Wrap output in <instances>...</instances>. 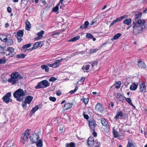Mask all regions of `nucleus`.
I'll use <instances>...</instances> for the list:
<instances>
[{
  "instance_id": "obj_1",
  "label": "nucleus",
  "mask_w": 147,
  "mask_h": 147,
  "mask_svg": "<svg viewBox=\"0 0 147 147\" xmlns=\"http://www.w3.org/2000/svg\"><path fill=\"white\" fill-rule=\"evenodd\" d=\"M145 21L143 20H139L137 22H133V34L135 35L138 34L143 29L147 28V24H145Z\"/></svg>"
},
{
  "instance_id": "obj_2",
  "label": "nucleus",
  "mask_w": 147,
  "mask_h": 147,
  "mask_svg": "<svg viewBox=\"0 0 147 147\" xmlns=\"http://www.w3.org/2000/svg\"><path fill=\"white\" fill-rule=\"evenodd\" d=\"M24 90L21 89H19L13 93V96L16 98L18 101H21L23 100V97H21L26 95Z\"/></svg>"
},
{
  "instance_id": "obj_3",
  "label": "nucleus",
  "mask_w": 147,
  "mask_h": 147,
  "mask_svg": "<svg viewBox=\"0 0 147 147\" xmlns=\"http://www.w3.org/2000/svg\"><path fill=\"white\" fill-rule=\"evenodd\" d=\"M50 85V83L47 80H44L38 83L37 85L35 88L36 89H39L46 88Z\"/></svg>"
},
{
  "instance_id": "obj_4",
  "label": "nucleus",
  "mask_w": 147,
  "mask_h": 147,
  "mask_svg": "<svg viewBox=\"0 0 147 147\" xmlns=\"http://www.w3.org/2000/svg\"><path fill=\"white\" fill-rule=\"evenodd\" d=\"M18 75L19 74H11L10 75V78L8 79V82L11 83L12 85L16 84L18 81Z\"/></svg>"
},
{
  "instance_id": "obj_5",
  "label": "nucleus",
  "mask_w": 147,
  "mask_h": 147,
  "mask_svg": "<svg viewBox=\"0 0 147 147\" xmlns=\"http://www.w3.org/2000/svg\"><path fill=\"white\" fill-rule=\"evenodd\" d=\"M4 54L5 55L8 56L9 57H12L16 54L14 49L12 47H8Z\"/></svg>"
},
{
  "instance_id": "obj_6",
  "label": "nucleus",
  "mask_w": 147,
  "mask_h": 147,
  "mask_svg": "<svg viewBox=\"0 0 147 147\" xmlns=\"http://www.w3.org/2000/svg\"><path fill=\"white\" fill-rule=\"evenodd\" d=\"M39 138L38 134H36L35 133L31 134L30 138V141L32 143L37 142Z\"/></svg>"
},
{
  "instance_id": "obj_7",
  "label": "nucleus",
  "mask_w": 147,
  "mask_h": 147,
  "mask_svg": "<svg viewBox=\"0 0 147 147\" xmlns=\"http://www.w3.org/2000/svg\"><path fill=\"white\" fill-rule=\"evenodd\" d=\"M11 96L10 92H9L6 94L2 98L3 101L6 103L8 104L9 102H12V100L10 97Z\"/></svg>"
},
{
  "instance_id": "obj_8",
  "label": "nucleus",
  "mask_w": 147,
  "mask_h": 147,
  "mask_svg": "<svg viewBox=\"0 0 147 147\" xmlns=\"http://www.w3.org/2000/svg\"><path fill=\"white\" fill-rule=\"evenodd\" d=\"M3 35L0 36V39L3 41L6 42V44L9 45H11L13 43V41L12 39H7V38H3Z\"/></svg>"
},
{
  "instance_id": "obj_9",
  "label": "nucleus",
  "mask_w": 147,
  "mask_h": 147,
  "mask_svg": "<svg viewBox=\"0 0 147 147\" xmlns=\"http://www.w3.org/2000/svg\"><path fill=\"white\" fill-rule=\"evenodd\" d=\"M30 130L29 129H27L24 133L22 134L21 135V138L22 140H27L28 138V136L29 135V131Z\"/></svg>"
},
{
  "instance_id": "obj_10",
  "label": "nucleus",
  "mask_w": 147,
  "mask_h": 147,
  "mask_svg": "<svg viewBox=\"0 0 147 147\" xmlns=\"http://www.w3.org/2000/svg\"><path fill=\"white\" fill-rule=\"evenodd\" d=\"M43 44L44 43L42 41L36 42L34 44L32 49V50L36 49L38 47H41Z\"/></svg>"
},
{
  "instance_id": "obj_11",
  "label": "nucleus",
  "mask_w": 147,
  "mask_h": 147,
  "mask_svg": "<svg viewBox=\"0 0 147 147\" xmlns=\"http://www.w3.org/2000/svg\"><path fill=\"white\" fill-rule=\"evenodd\" d=\"M95 109L96 111L101 112H102L104 110L102 105L99 103H97L96 105Z\"/></svg>"
},
{
  "instance_id": "obj_12",
  "label": "nucleus",
  "mask_w": 147,
  "mask_h": 147,
  "mask_svg": "<svg viewBox=\"0 0 147 147\" xmlns=\"http://www.w3.org/2000/svg\"><path fill=\"white\" fill-rule=\"evenodd\" d=\"M96 125L94 119H92L89 121V125L90 129H95V126Z\"/></svg>"
},
{
  "instance_id": "obj_13",
  "label": "nucleus",
  "mask_w": 147,
  "mask_h": 147,
  "mask_svg": "<svg viewBox=\"0 0 147 147\" xmlns=\"http://www.w3.org/2000/svg\"><path fill=\"white\" fill-rule=\"evenodd\" d=\"M88 145L91 147H92L94 144V138L92 137H89L87 142Z\"/></svg>"
},
{
  "instance_id": "obj_14",
  "label": "nucleus",
  "mask_w": 147,
  "mask_h": 147,
  "mask_svg": "<svg viewBox=\"0 0 147 147\" xmlns=\"http://www.w3.org/2000/svg\"><path fill=\"white\" fill-rule=\"evenodd\" d=\"M73 105L74 104L72 103H66L63 106V107L65 110H67L70 109Z\"/></svg>"
},
{
  "instance_id": "obj_15",
  "label": "nucleus",
  "mask_w": 147,
  "mask_h": 147,
  "mask_svg": "<svg viewBox=\"0 0 147 147\" xmlns=\"http://www.w3.org/2000/svg\"><path fill=\"white\" fill-rule=\"evenodd\" d=\"M122 111H119L117 112L116 115L114 117V119H115L116 120L119 118V117H121V118L122 119H123V117L124 116Z\"/></svg>"
},
{
  "instance_id": "obj_16",
  "label": "nucleus",
  "mask_w": 147,
  "mask_h": 147,
  "mask_svg": "<svg viewBox=\"0 0 147 147\" xmlns=\"http://www.w3.org/2000/svg\"><path fill=\"white\" fill-rule=\"evenodd\" d=\"M65 59H60L57 60H56L55 62L52 64L53 65V68H56L58 67L59 64V63L61 62L63 60Z\"/></svg>"
},
{
  "instance_id": "obj_17",
  "label": "nucleus",
  "mask_w": 147,
  "mask_h": 147,
  "mask_svg": "<svg viewBox=\"0 0 147 147\" xmlns=\"http://www.w3.org/2000/svg\"><path fill=\"white\" fill-rule=\"evenodd\" d=\"M140 92H146V86L144 83H142L140 84Z\"/></svg>"
},
{
  "instance_id": "obj_18",
  "label": "nucleus",
  "mask_w": 147,
  "mask_h": 147,
  "mask_svg": "<svg viewBox=\"0 0 147 147\" xmlns=\"http://www.w3.org/2000/svg\"><path fill=\"white\" fill-rule=\"evenodd\" d=\"M33 97L31 96H26V98L24 100L28 104H30L32 101Z\"/></svg>"
},
{
  "instance_id": "obj_19",
  "label": "nucleus",
  "mask_w": 147,
  "mask_h": 147,
  "mask_svg": "<svg viewBox=\"0 0 147 147\" xmlns=\"http://www.w3.org/2000/svg\"><path fill=\"white\" fill-rule=\"evenodd\" d=\"M138 84V83L136 84L135 83H133L131 85L129 88V89L131 90H135L137 88Z\"/></svg>"
},
{
  "instance_id": "obj_20",
  "label": "nucleus",
  "mask_w": 147,
  "mask_h": 147,
  "mask_svg": "<svg viewBox=\"0 0 147 147\" xmlns=\"http://www.w3.org/2000/svg\"><path fill=\"white\" fill-rule=\"evenodd\" d=\"M138 65L140 68L141 69L145 68L146 67V65L142 61H138Z\"/></svg>"
},
{
  "instance_id": "obj_21",
  "label": "nucleus",
  "mask_w": 147,
  "mask_h": 147,
  "mask_svg": "<svg viewBox=\"0 0 147 147\" xmlns=\"http://www.w3.org/2000/svg\"><path fill=\"white\" fill-rule=\"evenodd\" d=\"M142 15V13L141 12H139L136 15V17L135 19L133 22H137L138 20H142L141 19H139V18L141 17Z\"/></svg>"
},
{
  "instance_id": "obj_22",
  "label": "nucleus",
  "mask_w": 147,
  "mask_h": 147,
  "mask_svg": "<svg viewBox=\"0 0 147 147\" xmlns=\"http://www.w3.org/2000/svg\"><path fill=\"white\" fill-rule=\"evenodd\" d=\"M41 68L43 70H45V71L48 72L49 71V68L48 66L45 65H42L41 66Z\"/></svg>"
},
{
  "instance_id": "obj_23",
  "label": "nucleus",
  "mask_w": 147,
  "mask_h": 147,
  "mask_svg": "<svg viewBox=\"0 0 147 147\" xmlns=\"http://www.w3.org/2000/svg\"><path fill=\"white\" fill-rule=\"evenodd\" d=\"M26 29L28 31L30 30L31 27L30 22L27 21L26 22Z\"/></svg>"
},
{
  "instance_id": "obj_24",
  "label": "nucleus",
  "mask_w": 147,
  "mask_h": 147,
  "mask_svg": "<svg viewBox=\"0 0 147 147\" xmlns=\"http://www.w3.org/2000/svg\"><path fill=\"white\" fill-rule=\"evenodd\" d=\"M131 19H126L124 20L123 22V23L124 24H126L127 25H129L131 23Z\"/></svg>"
},
{
  "instance_id": "obj_25",
  "label": "nucleus",
  "mask_w": 147,
  "mask_h": 147,
  "mask_svg": "<svg viewBox=\"0 0 147 147\" xmlns=\"http://www.w3.org/2000/svg\"><path fill=\"white\" fill-rule=\"evenodd\" d=\"M89 24L88 22L87 21H86L84 24H82L80 27V28H81L86 29L87 28Z\"/></svg>"
},
{
  "instance_id": "obj_26",
  "label": "nucleus",
  "mask_w": 147,
  "mask_h": 147,
  "mask_svg": "<svg viewBox=\"0 0 147 147\" xmlns=\"http://www.w3.org/2000/svg\"><path fill=\"white\" fill-rule=\"evenodd\" d=\"M38 142L36 143V145L37 147H42L43 146L42 141L41 140H39V139L38 140Z\"/></svg>"
},
{
  "instance_id": "obj_27",
  "label": "nucleus",
  "mask_w": 147,
  "mask_h": 147,
  "mask_svg": "<svg viewBox=\"0 0 147 147\" xmlns=\"http://www.w3.org/2000/svg\"><path fill=\"white\" fill-rule=\"evenodd\" d=\"M124 98H125L126 100L128 102L129 105L132 106V107H134V105L131 102V98H126L124 96Z\"/></svg>"
},
{
  "instance_id": "obj_28",
  "label": "nucleus",
  "mask_w": 147,
  "mask_h": 147,
  "mask_svg": "<svg viewBox=\"0 0 147 147\" xmlns=\"http://www.w3.org/2000/svg\"><path fill=\"white\" fill-rule=\"evenodd\" d=\"M24 30H19L17 33V36L22 37L24 35Z\"/></svg>"
},
{
  "instance_id": "obj_29",
  "label": "nucleus",
  "mask_w": 147,
  "mask_h": 147,
  "mask_svg": "<svg viewBox=\"0 0 147 147\" xmlns=\"http://www.w3.org/2000/svg\"><path fill=\"white\" fill-rule=\"evenodd\" d=\"M66 147H75V143L73 142H71L69 143H67L65 144Z\"/></svg>"
},
{
  "instance_id": "obj_30",
  "label": "nucleus",
  "mask_w": 147,
  "mask_h": 147,
  "mask_svg": "<svg viewBox=\"0 0 147 147\" xmlns=\"http://www.w3.org/2000/svg\"><path fill=\"white\" fill-rule=\"evenodd\" d=\"M80 38V36H78L74 37V38L71 39L70 40L68 41V42H74L79 39Z\"/></svg>"
},
{
  "instance_id": "obj_31",
  "label": "nucleus",
  "mask_w": 147,
  "mask_h": 147,
  "mask_svg": "<svg viewBox=\"0 0 147 147\" xmlns=\"http://www.w3.org/2000/svg\"><path fill=\"white\" fill-rule=\"evenodd\" d=\"M39 109L38 107V105L36 106L35 107L33 108L31 110L30 112L32 114L34 113L36 111H37Z\"/></svg>"
},
{
  "instance_id": "obj_32",
  "label": "nucleus",
  "mask_w": 147,
  "mask_h": 147,
  "mask_svg": "<svg viewBox=\"0 0 147 147\" xmlns=\"http://www.w3.org/2000/svg\"><path fill=\"white\" fill-rule=\"evenodd\" d=\"M121 34L119 33H118L115 34L113 38L112 39V40H115L121 36Z\"/></svg>"
},
{
  "instance_id": "obj_33",
  "label": "nucleus",
  "mask_w": 147,
  "mask_h": 147,
  "mask_svg": "<svg viewBox=\"0 0 147 147\" xmlns=\"http://www.w3.org/2000/svg\"><path fill=\"white\" fill-rule=\"evenodd\" d=\"M124 96H123L121 95V94L118 93L117 94L116 98L118 100H119L121 101L122 100V98L123 97L124 98Z\"/></svg>"
},
{
  "instance_id": "obj_34",
  "label": "nucleus",
  "mask_w": 147,
  "mask_h": 147,
  "mask_svg": "<svg viewBox=\"0 0 147 147\" xmlns=\"http://www.w3.org/2000/svg\"><path fill=\"white\" fill-rule=\"evenodd\" d=\"M25 55L23 53L17 55H16V57L17 58H24L25 57Z\"/></svg>"
},
{
  "instance_id": "obj_35",
  "label": "nucleus",
  "mask_w": 147,
  "mask_h": 147,
  "mask_svg": "<svg viewBox=\"0 0 147 147\" xmlns=\"http://www.w3.org/2000/svg\"><path fill=\"white\" fill-rule=\"evenodd\" d=\"M127 18V16H122L121 17H120L119 18H117L115 20V21H116V22L120 21L121 20H122V19H123L125 18Z\"/></svg>"
},
{
  "instance_id": "obj_36",
  "label": "nucleus",
  "mask_w": 147,
  "mask_h": 147,
  "mask_svg": "<svg viewBox=\"0 0 147 147\" xmlns=\"http://www.w3.org/2000/svg\"><path fill=\"white\" fill-rule=\"evenodd\" d=\"M48 41L50 42H54V38L52 35H50L48 37Z\"/></svg>"
},
{
  "instance_id": "obj_37",
  "label": "nucleus",
  "mask_w": 147,
  "mask_h": 147,
  "mask_svg": "<svg viewBox=\"0 0 147 147\" xmlns=\"http://www.w3.org/2000/svg\"><path fill=\"white\" fill-rule=\"evenodd\" d=\"M101 123L103 125L106 126L107 124V122L105 119H101Z\"/></svg>"
},
{
  "instance_id": "obj_38",
  "label": "nucleus",
  "mask_w": 147,
  "mask_h": 147,
  "mask_svg": "<svg viewBox=\"0 0 147 147\" xmlns=\"http://www.w3.org/2000/svg\"><path fill=\"white\" fill-rule=\"evenodd\" d=\"M59 32H55L53 33L52 35L54 38H57V37L59 34Z\"/></svg>"
},
{
  "instance_id": "obj_39",
  "label": "nucleus",
  "mask_w": 147,
  "mask_h": 147,
  "mask_svg": "<svg viewBox=\"0 0 147 147\" xmlns=\"http://www.w3.org/2000/svg\"><path fill=\"white\" fill-rule=\"evenodd\" d=\"M90 65H86L85 66H83L82 67V69L84 70V69H85L86 70H88L89 69Z\"/></svg>"
},
{
  "instance_id": "obj_40",
  "label": "nucleus",
  "mask_w": 147,
  "mask_h": 147,
  "mask_svg": "<svg viewBox=\"0 0 147 147\" xmlns=\"http://www.w3.org/2000/svg\"><path fill=\"white\" fill-rule=\"evenodd\" d=\"M44 32L43 30L41 31L40 32L37 33V35L38 36H39L40 38H41L42 35L44 34Z\"/></svg>"
},
{
  "instance_id": "obj_41",
  "label": "nucleus",
  "mask_w": 147,
  "mask_h": 147,
  "mask_svg": "<svg viewBox=\"0 0 147 147\" xmlns=\"http://www.w3.org/2000/svg\"><path fill=\"white\" fill-rule=\"evenodd\" d=\"M113 133L114 137L117 138L118 137V135L117 131H116L114 130L113 129Z\"/></svg>"
},
{
  "instance_id": "obj_42",
  "label": "nucleus",
  "mask_w": 147,
  "mask_h": 147,
  "mask_svg": "<svg viewBox=\"0 0 147 147\" xmlns=\"http://www.w3.org/2000/svg\"><path fill=\"white\" fill-rule=\"evenodd\" d=\"M27 104L25 101H23L22 102V106L24 109H26L27 106Z\"/></svg>"
},
{
  "instance_id": "obj_43",
  "label": "nucleus",
  "mask_w": 147,
  "mask_h": 147,
  "mask_svg": "<svg viewBox=\"0 0 147 147\" xmlns=\"http://www.w3.org/2000/svg\"><path fill=\"white\" fill-rule=\"evenodd\" d=\"M88 100L89 98H84L83 102L85 105H86L88 104Z\"/></svg>"
},
{
  "instance_id": "obj_44",
  "label": "nucleus",
  "mask_w": 147,
  "mask_h": 147,
  "mask_svg": "<svg viewBox=\"0 0 147 147\" xmlns=\"http://www.w3.org/2000/svg\"><path fill=\"white\" fill-rule=\"evenodd\" d=\"M31 46V44H28L24 45L22 48L23 49H25L30 47Z\"/></svg>"
},
{
  "instance_id": "obj_45",
  "label": "nucleus",
  "mask_w": 147,
  "mask_h": 147,
  "mask_svg": "<svg viewBox=\"0 0 147 147\" xmlns=\"http://www.w3.org/2000/svg\"><path fill=\"white\" fill-rule=\"evenodd\" d=\"M121 85V82L120 81H119L117 82L116 84H115V87L116 88H119L120 86Z\"/></svg>"
},
{
  "instance_id": "obj_46",
  "label": "nucleus",
  "mask_w": 147,
  "mask_h": 147,
  "mask_svg": "<svg viewBox=\"0 0 147 147\" xmlns=\"http://www.w3.org/2000/svg\"><path fill=\"white\" fill-rule=\"evenodd\" d=\"M127 147H135L133 144L129 141L127 146Z\"/></svg>"
},
{
  "instance_id": "obj_47",
  "label": "nucleus",
  "mask_w": 147,
  "mask_h": 147,
  "mask_svg": "<svg viewBox=\"0 0 147 147\" xmlns=\"http://www.w3.org/2000/svg\"><path fill=\"white\" fill-rule=\"evenodd\" d=\"M91 130H93V136L96 137L97 136V133L95 132V129H91Z\"/></svg>"
},
{
  "instance_id": "obj_48",
  "label": "nucleus",
  "mask_w": 147,
  "mask_h": 147,
  "mask_svg": "<svg viewBox=\"0 0 147 147\" xmlns=\"http://www.w3.org/2000/svg\"><path fill=\"white\" fill-rule=\"evenodd\" d=\"M57 80V78L54 77H51L49 79V80L50 82H54Z\"/></svg>"
},
{
  "instance_id": "obj_49",
  "label": "nucleus",
  "mask_w": 147,
  "mask_h": 147,
  "mask_svg": "<svg viewBox=\"0 0 147 147\" xmlns=\"http://www.w3.org/2000/svg\"><path fill=\"white\" fill-rule=\"evenodd\" d=\"M85 77H83L82 78L80 79L79 81H78V82H77V84H80V82H84V80H85Z\"/></svg>"
},
{
  "instance_id": "obj_50",
  "label": "nucleus",
  "mask_w": 147,
  "mask_h": 147,
  "mask_svg": "<svg viewBox=\"0 0 147 147\" xmlns=\"http://www.w3.org/2000/svg\"><path fill=\"white\" fill-rule=\"evenodd\" d=\"M98 64V62L96 61H94L92 62V68L94 67L95 65H97Z\"/></svg>"
},
{
  "instance_id": "obj_51",
  "label": "nucleus",
  "mask_w": 147,
  "mask_h": 147,
  "mask_svg": "<svg viewBox=\"0 0 147 147\" xmlns=\"http://www.w3.org/2000/svg\"><path fill=\"white\" fill-rule=\"evenodd\" d=\"M58 9L59 7L57 5L56 6L53 8V12H57L58 11Z\"/></svg>"
},
{
  "instance_id": "obj_52",
  "label": "nucleus",
  "mask_w": 147,
  "mask_h": 147,
  "mask_svg": "<svg viewBox=\"0 0 147 147\" xmlns=\"http://www.w3.org/2000/svg\"><path fill=\"white\" fill-rule=\"evenodd\" d=\"M49 100L53 102H55L56 100V98L50 96L49 98Z\"/></svg>"
},
{
  "instance_id": "obj_53",
  "label": "nucleus",
  "mask_w": 147,
  "mask_h": 147,
  "mask_svg": "<svg viewBox=\"0 0 147 147\" xmlns=\"http://www.w3.org/2000/svg\"><path fill=\"white\" fill-rule=\"evenodd\" d=\"M86 36L88 38H93V36L90 34L88 33L86 35Z\"/></svg>"
},
{
  "instance_id": "obj_54",
  "label": "nucleus",
  "mask_w": 147,
  "mask_h": 147,
  "mask_svg": "<svg viewBox=\"0 0 147 147\" xmlns=\"http://www.w3.org/2000/svg\"><path fill=\"white\" fill-rule=\"evenodd\" d=\"M98 49H90V52L91 53H94L96 52L97 51H98Z\"/></svg>"
},
{
  "instance_id": "obj_55",
  "label": "nucleus",
  "mask_w": 147,
  "mask_h": 147,
  "mask_svg": "<svg viewBox=\"0 0 147 147\" xmlns=\"http://www.w3.org/2000/svg\"><path fill=\"white\" fill-rule=\"evenodd\" d=\"M18 42H20L22 40V37H20L19 36H17Z\"/></svg>"
},
{
  "instance_id": "obj_56",
  "label": "nucleus",
  "mask_w": 147,
  "mask_h": 147,
  "mask_svg": "<svg viewBox=\"0 0 147 147\" xmlns=\"http://www.w3.org/2000/svg\"><path fill=\"white\" fill-rule=\"evenodd\" d=\"M57 6L58 7H59L60 8H61L63 7L64 6V5L63 4V3L60 4L59 5V3L57 5Z\"/></svg>"
},
{
  "instance_id": "obj_57",
  "label": "nucleus",
  "mask_w": 147,
  "mask_h": 147,
  "mask_svg": "<svg viewBox=\"0 0 147 147\" xmlns=\"http://www.w3.org/2000/svg\"><path fill=\"white\" fill-rule=\"evenodd\" d=\"M84 113L83 114L84 118L86 119H88L89 118L88 115L87 114H84Z\"/></svg>"
},
{
  "instance_id": "obj_58",
  "label": "nucleus",
  "mask_w": 147,
  "mask_h": 147,
  "mask_svg": "<svg viewBox=\"0 0 147 147\" xmlns=\"http://www.w3.org/2000/svg\"><path fill=\"white\" fill-rule=\"evenodd\" d=\"M56 94L57 96H59L61 95V92L59 90L56 92Z\"/></svg>"
},
{
  "instance_id": "obj_59",
  "label": "nucleus",
  "mask_w": 147,
  "mask_h": 147,
  "mask_svg": "<svg viewBox=\"0 0 147 147\" xmlns=\"http://www.w3.org/2000/svg\"><path fill=\"white\" fill-rule=\"evenodd\" d=\"M4 51V48L0 46V53H2Z\"/></svg>"
},
{
  "instance_id": "obj_60",
  "label": "nucleus",
  "mask_w": 147,
  "mask_h": 147,
  "mask_svg": "<svg viewBox=\"0 0 147 147\" xmlns=\"http://www.w3.org/2000/svg\"><path fill=\"white\" fill-rule=\"evenodd\" d=\"M18 75V80H19L22 79H23V77L21 76L20 75V74H19V75Z\"/></svg>"
},
{
  "instance_id": "obj_61",
  "label": "nucleus",
  "mask_w": 147,
  "mask_h": 147,
  "mask_svg": "<svg viewBox=\"0 0 147 147\" xmlns=\"http://www.w3.org/2000/svg\"><path fill=\"white\" fill-rule=\"evenodd\" d=\"M7 11L8 12L10 13L11 11V9L10 7H8L7 8Z\"/></svg>"
},
{
  "instance_id": "obj_62",
  "label": "nucleus",
  "mask_w": 147,
  "mask_h": 147,
  "mask_svg": "<svg viewBox=\"0 0 147 147\" xmlns=\"http://www.w3.org/2000/svg\"><path fill=\"white\" fill-rule=\"evenodd\" d=\"M109 105H111V107L113 108L114 106V103L113 102L111 101L110 102V103L109 104Z\"/></svg>"
},
{
  "instance_id": "obj_63",
  "label": "nucleus",
  "mask_w": 147,
  "mask_h": 147,
  "mask_svg": "<svg viewBox=\"0 0 147 147\" xmlns=\"http://www.w3.org/2000/svg\"><path fill=\"white\" fill-rule=\"evenodd\" d=\"M117 22H116V21H115V20H114L110 24V26H111L113 25L114 24L116 23Z\"/></svg>"
},
{
  "instance_id": "obj_64",
  "label": "nucleus",
  "mask_w": 147,
  "mask_h": 147,
  "mask_svg": "<svg viewBox=\"0 0 147 147\" xmlns=\"http://www.w3.org/2000/svg\"><path fill=\"white\" fill-rule=\"evenodd\" d=\"M5 61H4L2 59H0V63H5Z\"/></svg>"
}]
</instances>
